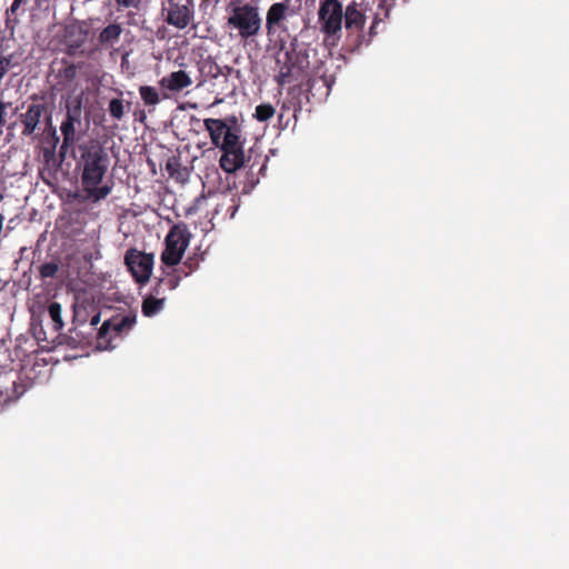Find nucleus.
<instances>
[{"label":"nucleus","instance_id":"nucleus-19","mask_svg":"<svg viewBox=\"0 0 569 569\" xmlns=\"http://www.w3.org/2000/svg\"><path fill=\"white\" fill-rule=\"evenodd\" d=\"M166 297L146 296L142 301L141 311L146 317L158 315L164 306Z\"/></svg>","mask_w":569,"mask_h":569},{"label":"nucleus","instance_id":"nucleus-25","mask_svg":"<svg viewBox=\"0 0 569 569\" xmlns=\"http://www.w3.org/2000/svg\"><path fill=\"white\" fill-rule=\"evenodd\" d=\"M274 111V108L270 103H261L256 107L254 118L260 122H264L273 117Z\"/></svg>","mask_w":569,"mask_h":569},{"label":"nucleus","instance_id":"nucleus-32","mask_svg":"<svg viewBox=\"0 0 569 569\" xmlns=\"http://www.w3.org/2000/svg\"><path fill=\"white\" fill-rule=\"evenodd\" d=\"M116 3L119 7L137 9L140 6L141 0H116Z\"/></svg>","mask_w":569,"mask_h":569},{"label":"nucleus","instance_id":"nucleus-27","mask_svg":"<svg viewBox=\"0 0 569 569\" xmlns=\"http://www.w3.org/2000/svg\"><path fill=\"white\" fill-rule=\"evenodd\" d=\"M26 0H13L12 4L10 6L9 9H7V12H6V27L8 29H13L16 23L18 22V20L14 18L12 19L11 16L16 14L18 9L20 8V6Z\"/></svg>","mask_w":569,"mask_h":569},{"label":"nucleus","instance_id":"nucleus-23","mask_svg":"<svg viewBox=\"0 0 569 569\" xmlns=\"http://www.w3.org/2000/svg\"><path fill=\"white\" fill-rule=\"evenodd\" d=\"M60 270V262L58 260H51L49 262L42 263L39 266V277L41 280H46L48 278H54Z\"/></svg>","mask_w":569,"mask_h":569},{"label":"nucleus","instance_id":"nucleus-29","mask_svg":"<svg viewBox=\"0 0 569 569\" xmlns=\"http://www.w3.org/2000/svg\"><path fill=\"white\" fill-rule=\"evenodd\" d=\"M180 279V274L177 273H170L164 278H160L167 291L174 290L179 286Z\"/></svg>","mask_w":569,"mask_h":569},{"label":"nucleus","instance_id":"nucleus-17","mask_svg":"<svg viewBox=\"0 0 569 569\" xmlns=\"http://www.w3.org/2000/svg\"><path fill=\"white\" fill-rule=\"evenodd\" d=\"M166 170L170 178L178 182H184L189 178V171L181 164L180 156L173 154L166 161Z\"/></svg>","mask_w":569,"mask_h":569},{"label":"nucleus","instance_id":"nucleus-39","mask_svg":"<svg viewBox=\"0 0 569 569\" xmlns=\"http://www.w3.org/2000/svg\"><path fill=\"white\" fill-rule=\"evenodd\" d=\"M53 140H54V144L59 141V137H57L56 133L53 134Z\"/></svg>","mask_w":569,"mask_h":569},{"label":"nucleus","instance_id":"nucleus-14","mask_svg":"<svg viewBox=\"0 0 569 569\" xmlns=\"http://www.w3.org/2000/svg\"><path fill=\"white\" fill-rule=\"evenodd\" d=\"M362 1L351 0L345 8L343 27L349 33H357L358 38H365L367 16L362 10Z\"/></svg>","mask_w":569,"mask_h":569},{"label":"nucleus","instance_id":"nucleus-33","mask_svg":"<svg viewBox=\"0 0 569 569\" xmlns=\"http://www.w3.org/2000/svg\"><path fill=\"white\" fill-rule=\"evenodd\" d=\"M7 103L0 99V134L2 133V128L6 124V116H7Z\"/></svg>","mask_w":569,"mask_h":569},{"label":"nucleus","instance_id":"nucleus-20","mask_svg":"<svg viewBox=\"0 0 569 569\" xmlns=\"http://www.w3.org/2000/svg\"><path fill=\"white\" fill-rule=\"evenodd\" d=\"M63 63L66 66L59 70L58 78L60 79V82L62 84L70 86L74 82L77 78L79 66L73 63H67L66 61H63Z\"/></svg>","mask_w":569,"mask_h":569},{"label":"nucleus","instance_id":"nucleus-16","mask_svg":"<svg viewBox=\"0 0 569 569\" xmlns=\"http://www.w3.org/2000/svg\"><path fill=\"white\" fill-rule=\"evenodd\" d=\"M160 86L170 91H181L192 84V80L186 71H173L159 81Z\"/></svg>","mask_w":569,"mask_h":569},{"label":"nucleus","instance_id":"nucleus-21","mask_svg":"<svg viewBox=\"0 0 569 569\" xmlns=\"http://www.w3.org/2000/svg\"><path fill=\"white\" fill-rule=\"evenodd\" d=\"M48 313L52 321L53 329L56 331L62 330V328L64 327V322L62 320L61 305L56 301L50 302V305L48 306Z\"/></svg>","mask_w":569,"mask_h":569},{"label":"nucleus","instance_id":"nucleus-9","mask_svg":"<svg viewBox=\"0 0 569 569\" xmlns=\"http://www.w3.org/2000/svg\"><path fill=\"white\" fill-rule=\"evenodd\" d=\"M81 114L82 108L80 99H76L71 104H67L66 117L60 126V130L63 137L59 150V157L61 160L66 158L68 150L72 148L77 142L76 124L80 126Z\"/></svg>","mask_w":569,"mask_h":569},{"label":"nucleus","instance_id":"nucleus-38","mask_svg":"<svg viewBox=\"0 0 569 569\" xmlns=\"http://www.w3.org/2000/svg\"><path fill=\"white\" fill-rule=\"evenodd\" d=\"M192 271H190L187 267H184V264H182L178 270H177V274H180L183 276V277H188Z\"/></svg>","mask_w":569,"mask_h":569},{"label":"nucleus","instance_id":"nucleus-5","mask_svg":"<svg viewBox=\"0 0 569 569\" xmlns=\"http://www.w3.org/2000/svg\"><path fill=\"white\" fill-rule=\"evenodd\" d=\"M191 234L183 222L170 228L164 239V250L161 253V261L168 267L177 266L189 246Z\"/></svg>","mask_w":569,"mask_h":569},{"label":"nucleus","instance_id":"nucleus-30","mask_svg":"<svg viewBox=\"0 0 569 569\" xmlns=\"http://www.w3.org/2000/svg\"><path fill=\"white\" fill-rule=\"evenodd\" d=\"M397 0H378L377 8L383 13L385 18H388L391 9L396 6Z\"/></svg>","mask_w":569,"mask_h":569},{"label":"nucleus","instance_id":"nucleus-36","mask_svg":"<svg viewBox=\"0 0 569 569\" xmlns=\"http://www.w3.org/2000/svg\"><path fill=\"white\" fill-rule=\"evenodd\" d=\"M290 107L287 106V103H283L281 106V109H280V113H279V122H282L284 116H287V111H290Z\"/></svg>","mask_w":569,"mask_h":569},{"label":"nucleus","instance_id":"nucleus-3","mask_svg":"<svg viewBox=\"0 0 569 569\" xmlns=\"http://www.w3.org/2000/svg\"><path fill=\"white\" fill-rule=\"evenodd\" d=\"M17 120L8 126V130L21 128L22 138H36L40 136L47 124L51 120V111L44 100L37 94L29 97V99L21 103Z\"/></svg>","mask_w":569,"mask_h":569},{"label":"nucleus","instance_id":"nucleus-1","mask_svg":"<svg viewBox=\"0 0 569 569\" xmlns=\"http://www.w3.org/2000/svg\"><path fill=\"white\" fill-rule=\"evenodd\" d=\"M80 157L77 161V169L81 171L80 182L84 199L99 202L106 199L112 191V183L102 184L108 172L110 157L107 150L94 140L79 147Z\"/></svg>","mask_w":569,"mask_h":569},{"label":"nucleus","instance_id":"nucleus-11","mask_svg":"<svg viewBox=\"0 0 569 569\" xmlns=\"http://www.w3.org/2000/svg\"><path fill=\"white\" fill-rule=\"evenodd\" d=\"M164 21L177 29H184L193 19L192 0H167L162 8Z\"/></svg>","mask_w":569,"mask_h":569},{"label":"nucleus","instance_id":"nucleus-28","mask_svg":"<svg viewBox=\"0 0 569 569\" xmlns=\"http://www.w3.org/2000/svg\"><path fill=\"white\" fill-rule=\"evenodd\" d=\"M100 322V312H96L91 318L90 322L86 326L87 330H84V342H89V339L96 333L97 335V326Z\"/></svg>","mask_w":569,"mask_h":569},{"label":"nucleus","instance_id":"nucleus-12","mask_svg":"<svg viewBox=\"0 0 569 569\" xmlns=\"http://www.w3.org/2000/svg\"><path fill=\"white\" fill-rule=\"evenodd\" d=\"M291 14L290 6L286 2L272 3L266 13V31L268 37L279 31H287L286 21Z\"/></svg>","mask_w":569,"mask_h":569},{"label":"nucleus","instance_id":"nucleus-24","mask_svg":"<svg viewBox=\"0 0 569 569\" xmlns=\"http://www.w3.org/2000/svg\"><path fill=\"white\" fill-rule=\"evenodd\" d=\"M199 70L211 78H218L221 73L220 66L211 58H207L200 62Z\"/></svg>","mask_w":569,"mask_h":569},{"label":"nucleus","instance_id":"nucleus-26","mask_svg":"<svg viewBox=\"0 0 569 569\" xmlns=\"http://www.w3.org/2000/svg\"><path fill=\"white\" fill-rule=\"evenodd\" d=\"M109 113L116 120H121L124 116V104L121 99L114 98L109 102Z\"/></svg>","mask_w":569,"mask_h":569},{"label":"nucleus","instance_id":"nucleus-37","mask_svg":"<svg viewBox=\"0 0 569 569\" xmlns=\"http://www.w3.org/2000/svg\"><path fill=\"white\" fill-rule=\"evenodd\" d=\"M192 271H190L187 267H184V264H182L178 270H177V274H180L183 276V277H188Z\"/></svg>","mask_w":569,"mask_h":569},{"label":"nucleus","instance_id":"nucleus-7","mask_svg":"<svg viewBox=\"0 0 569 569\" xmlns=\"http://www.w3.org/2000/svg\"><path fill=\"white\" fill-rule=\"evenodd\" d=\"M277 63L280 64V68L276 81L279 86H286L302 76L303 71L309 67V57L302 51L288 50L283 54V60L278 58Z\"/></svg>","mask_w":569,"mask_h":569},{"label":"nucleus","instance_id":"nucleus-34","mask_svg":"<svg viewBox=\"0 0 569 569\" xmlns=\"http://www.w3.org/2000/svg\"><path fill=\"white\" fill-rule=\"evenodd\" d=\"M184 267H187L190 271H194L199 267V261L197 258L189 257L184 262Z\"/></svg>","mask_w":569,"mask_h":569},{"label":"nucleus","instance_id":"nucleus-4","mask_svg":"<svg viewBox=\"0 0 569 569\" xmlns=\"http://www.w3.org/2000/svg\"><path fill=\"white\" fill-rule=\"evenodd\" d=\"M227 24L231 30H236L242 40L253 39L262 27L259 8L251 3L234 6L229 12Z\"/></svg>","mask_w":569,"mask_h":569},{"label":"nucleus","instance_id":"nucleus-10","mask_svg":"<svg viewBox=\"0 0 569 569\" xmlns=\"http://www.w3.org/2000/svg\"><path fill=\"white\" fill-rule=\"evenodd\" d=\"M124 263L137 283L146 284L150 280L153 269L152 253L131 248L124 254Z\"/></svg>","mask_w":569,"mask_h":569},{"label":"nucleus","instance_id":"nucleus-13","mask_svg":"<svg viewBox=\"0 0 569 569\" xmlns=\"http://www.w3.org/2000/svg\"><path fill=\"white\" fill-rule=\"evenodd\" d=\"M33 386V379L24 371L17 375L9 385H0V403L8 405L17 401Z\"/></svg>","mask_w":569,"mask_h":569},{"label":"nucleus","instance_id":"nucleus-31","mask_svg":"<svg viewBox=\"0 0 569 569\" xmlns=\"http://www.w3.org/2000/svg\"><path fill=\"white\" fill-rule=\"evenodd\" d=\"M166 288L162 284L161 280L159 279L157 283L152 287L151 292L148 296H156V297H166Z\"/></svg>","mask_w":569,"mask_h":569},{"label":"nucleus","instance_id":"nucleus-8","mask_svg":"<svg viewBox=\"0 0 569 569\" xmlns=\"http://www.w3.org/2000/svg\"><path fill=\"white\" fill-rule=\"evenodd\" d=\"M137 317L130 312L127 315H116L106 320L97 331L99 346L104 348L113 347L112 341L127 335L134 326Z\"/></svg>","mask_w":569,"mask_h":569},{"label":"nucleus","instance_id":"nucleus-2","mask_svg":"<svg viewBox=\"0 0 569 569\" xmlns=\"http://www.w3.org/2000/svg\"><path fill=\"white\" fill-rule=\"evenodd\" d=\"M231 121L233 126L221 119L208 118L203 121L212 144L222 151L219 164L227 173L236 172L244 166L246 160L237 119L232 118Z\"/></svg>","mask_w":569,"mask_h":569},{"label":"nucleus","instance_id":"nucleus-35","mask_svg":"<svg viewBox=\"0 0 569 569\" xmlns=\"http://www.w3.org/2000/svg\"><path fill=\"white\" fill-rule=\"evenodd\" d=\"M381 21L380 17H379V13H377L375 17H373V20H372V23L369 28V40L377 34L376 32V27L377 24Z\"/></svg>","mask_w":569,"mask_h":569},{"label":"nucleus","instance_id":"nucleus-6","mask_svg":"<svg viewBox=\"0 0 569 569\" xmlns=\"http://www.w3.org/2000/svg\"><path fill=\"white\" fill-rule=\"evenodd\" d=\"M345 8L341 0H320L318 21L320 30L328 37L339 36L343 28Z\"/></svg>","mask_w":569,"mask_h":569},{"label":"nucleus","instance_id":"nucleus-18","mask_svg":"<svg viewBox=\"0 0 569 569\" xmlns=\"http://www.w3.org/2000/svg\"><path fill=\"white\" fill-rule=\"evenodd\" d=\"M121 33L122 27L119 23H110L100 31L98 42L100 46L111 47L119 41Z\"/></svg>","mask_w":569,"mask_h":569},{"label":"nucleus","instance_id":"nucleus-22","mask_svg":"<svg viewBox=\"0 0 569 569\" xmlns=\"http://www.w3.org/2000/svg\"><path fill=\"white\" fill-rule=\"evenodd\" d=\"M139 93L146 106H156L160 102L158 90L154 87L141 86Z\"/></svg>","mask_w":569,"mask_h":569},{"label":"nucleus","instance_id":"nucleus-15","mask_svg":"<svg viewBox=\"0 0 569 569\" xmlns=\"http://www.w3.org/2000/svg\"><path fill=\"white\" fill-rule=\"evenodd\" d=\"M90 309L94 310L92 306L84 302L73 305L72 326L69 329V339L71 340L70 343L79 345L84 342V330L80 329V327L87 326Z\"/></svg>","mask_w":569,"mask_h":569}]
</instances>
